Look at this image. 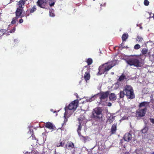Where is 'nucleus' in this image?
<instances>
[{
    "label": "nucleus",
    "mask_w": 154,
    "mask_h": 154,
    "mask_svg": "<svg viewBox=\"0 0 154 154\" xmlns=\"http://www.w3.org/2000/svg\"><path fill=\"white\" fill-rule=\"evenodd\" d=\"M125 60L128 64L137 67H141L143 64V60L139 56L131 55Z\"/></svg>",
    "instance_id": "nucleus-1"
},
{
    "label": "nucleus",
    "mask_w": 154,
    "mask_h": 154,
    "mask_svg": "<svg viewBox=\"0 0 154 154\" xmlns=\"http://www.w3.org/2000/svg\"><path fill=\"white\" fill-rule=\"evenodd\" d=\"M117 63L116 60L105 63L102 66H100L99 68V72L98 74L101 75L102 73L106 74L107 72L112 67L115 66Z\"/></svg>",
    "instance_id": "nucleus-2"
},
{
    "label": "nucleus",
    "mask_w": 154,
    "mask_h": 154,
    "mask_svg": "<svg viewBox=\"0 0 154 154\" xmlns=\"http://www.w3.org/2000/svg\"><path fill=\"white\" fill-rule=\"evenodd\" d=\"M102 112V109L101 108H95L92 112V117L97 121L101 122L103 121V115Z\"/></svg>",
    "instance_id": "nucleus-3"
},
{
    "label": "nucleus",
    "mask_w": 154,
    "mask_h": 154,
    "mask_svg": "<svg viewBox=\"0 0 154 154\" xmlns=\"http://www.w3.org/2000/svg\"><path fill=\"white\" fill-rule=\"evenodd\" d=\"M124 92L128 98L132 99L134 98L133 90L131 86L128 85H126L125 87Z\"/></svg>",
    "instance_id": "nucleus-4"
},
{
    "label": "nucleus",
    "mask_w": 154,
    "mask_h": 154,
    "mask_svg": "<svg viewBox=\"0 0 154 154\" xmlns=\"http://www.w3.org/2000/svg\"><path fill=\"white\" fill-rule=\"evenodd\" d=\"M65 112L64 113V123H66L68 120V118H69L72 114L73 111L72 110L66 108V106L65 108Z\"/></svg>",
    "instance_id": "nucleus-5"
},
{
    "label": "nucleus",
    "mask_w": 154,
    "mask_h": 154,
    "mask_svg": "<svg viewBox=\"0 0 154 154\" xmlns=\"http://www.w3.org/2000/svg\"><path fill=\"white\" fill-rule=\"evenodd\" d=\"M79 125L77 130V132L79 136L80 137L81 140H82L84 142H85L86 140L88 138V137H84L81 134V130L82 128L81 125L82 121L81 119H79Z\"/></svg>",
    "instance_id": "nucleus-6"
},
{
    "label": "nucleus",
    "mask_w": 154,
    "mask_h": 154,
    "mask_svg": "<svg viewBox=\"0 0 154 154\" xmlns=\"http://www.w3.org/2000/svg\"><path fill=\"white\" fill-rule=\"evenodd\" d=\"M78 101L77 100H75L70 103L69 106H66V108L73 111L75 110L77 107Z\"/></svg>",
    "instance_id": "nucleus-7"
},
{
    "label": "nucleus",
    "mask_w": 154,
    "mask_h": 154,
    "mask_svg": "<svg viewBox=\"0 0 154 154\" xmlns=\"http://www.w3.org/2000/svg\"><path fill=\"white\" fill-rule=\"evenodd\" d=\"M146 111V108L139 109L137 111L136 115L137 116L142 117L144 116Z\"/></svg>",
    "instance_id": "nucleus-8"
},
{
    "label": "nucleus",
    "mask_w": 154,
    "mask_h": 154,
    "mask_svg": "<svg viewBox=\"0 0 154 154\" xmlns=\"http://www.w3.org/2000/svg\"><path fill=\"white\" fill-rule=\"evenodd\" d=\"M109 95L108 92H103L100 94V99L101 101H105L106 100Z\"/></svg>",
    "instance_id": "nucleus-9"
},
{
    "label": "nucleus",
    "mask_w": 154,
    "mask_h": 154,
    "mask_svg": "<svg viewBox=\"0 0 154 154\" xmlns=\"http://www.w3.org/2000/svg\"><path fill=\"white\" fill-rule=\"evenodd\" d=\"M83 70L85 71L86 70H88V68L86 66H85L83 68ZM90 78V75L89 73V71H87L85 73L84 76V78L85 80L87 82L88 80Z\"/></svg>",
    "instance_id": "nucleus-10"
},
{
    "label": "nucleus",
    "mask_w": 154,
    "mask_h": 154,
    "mask_svg": "<svg viewBox=\"0 0 154 154\" xmlns=\"http://www.w3.org/2000/svg\"><path fill=\"white\" fill-rule=\"evenodd\" d=\"M47 1L48 0H38L37 2V4L41 8H44Z\"/></svg>",
    "instance_id": "nucleus-11"
},
{
    "label": "nucleus",
    "mask_w": 154,
    "mask_h": 154,
    "mask_svg": "<svg viewBox=\"0 0 154 154\" xmlns=\"http://www.w3.org/2000/svg\"><path fill=\"white\" fill-rule=\"evenodd\" d=\"M23 8H17L16 11V15L17 17H22L23 16L21 15L22 11H23Z\"/></svg>",
    "instance_id": "nucleus-12"
},
{
    "label": "nucleus",
    "mask_w": 154,
    "mask_h": 154,
    "mask_svg": "<svg viewBox=\"0 0 154 154\" xmlns=\"http://www.w3.org/2000/svg\"><path fill=\"white\" fill-rule=\"evenodd\" d=\"M131 135L129 133H126L124 137V140L127 142H128L131 140Z\"/></svg>",
    "instance_id": "nucleus-13"
},
{
    "label": "nucleus",
    "mask_w": 154,
    "mask_h": 154,
    "mask_svg": "<svg viewBox=\"0 0 154 154\" xmlns=\"http://www.w3.org/2000/svg\"><path fill=\"white\" fill-rule=\"evenodd\" d=\"M74 146V143L71 142H69L67 143L65 148H66L68 149H71Z\"/></svg>",
    "instance_id": "nucleus-14"
},
{
    "label": "nucleus",
    "mask_w": 154,
    "mask_h": 154,
    "mask_svg": "<svg viewBox=\"0 0 154 154\" xmlns=\"http://www.w3.org/2000/svg\"><path fill=\"white\" fill-rule=\"evenodd\" d=\"M109 114L110 115L109 116L108 115L109 118L107 119V122L109 124H111L114 120L115 117L110 114Z\"/></svg>",
    "instance_id": "nucleus-15"
},
{
    "label": "nucleus",
    "mask_w": 154,
    "mask_h": 154,
    "mask_svg": "<svg viewBox=\"0 0 154 154\" xmlns=\"http://www.w3.org/2000/svg\"><path fill=\"white\" fill-rule=\"evenodd\" d=\"M149 102H143L140 104L139 107H144V108L147 109V107L149 105Z\"/></svg>",
    "instance_id": "nucleus-16"
},
{
    "label": "nucleus",
    "mask_w": 154,
    "mask_h": 154,
    "mask_svg": "<svg viewBox=\"0 0 154 154\" xmlns=\"http://www.w3.org/2000/svg\"><path fill=\"white\" fill-rule=\"evenodd\" d=\"M45 126L46 127L50 129H53L54 126L50 122H48L46 123Z\"/></svg>",
    "instance_id": "nucleus-17"
},
{
    "label": "nucleus",
    "mask_w": 154,
    "mask_h": 154,
    "mask_svg": "<svg viewBox=\"0 0 154 154\" xmlns=\"http://www.w3.org/2000/svg\"><path fill=\"white\" fill-rule=\"evenodd\" d=\"M117 128V124H113L111 128V132L112 134H114L116 131Z\"/></svg>",
    "instance_id": "nucleus-18"
},
{
    "label": "nucleus",
    "mask_w": 154,
    "mask_h": 154,
    "mask_svg": "<svg viewBox=\"0 0 154 154\" xmlns=\"http://www.w3.org/2000/svg\"><path fill=\"white\" fill-rule=\"evenodd\" d=\"M136 41L139 43H143L144 40L143 38L139 35H138L136 38Z\"/></svg>",
    "instance_id": "nucleus-19"
},
{
    "label": "nucleus",
    "mask_w": 154,
    "mask_h": 154,
    "mask_svg": "<svg viewBox=\"0 0 154 154\" xmlns=\"http://www.w3.org/2000/svg\"><path fill=\"white\" fill-rule=\"evenodd\" d=\"M25 4V1H20L19 2H18L17 5L18 6V7L17 8H23V7H22V6L23 5Z\"/></svg>",
    "instance_id": "nucleus-20"
},
{
    "label": "nucleus",
    "mask_w": 154,
    "mask_h": 154,
    "mask_svg": "<svg viewBox=\"0 0 154 154\" xmlns=\"http://www.w3.org/2000/svg\"><path fill=\"white\" fill-rule=\"evenodd\" d=\"M109 99L111 100H115L116 99V97L114 93H111L109 95Z\"/></svg>",
    "instance_id": "nucleus-21"
},
{
    "label": "nucleus",
    "mask_w": 154,
    "mask_h": 154,
    "mask_svg": "<svg viewBox=\"0 0 154 154\" xmlns=\"http://www.w3.org/2000/svg\"><path fill=\"white\" fill-rule=\"evenodd\" d=\"M126 76L124 75V74H122L119 78V80L120 81H122L124 80L127 79Z\"/></svg>",
    "instance_id": "nucleus-22"
},
{
    "label": "nucleus",
    "mask_w": 154,
    "mask_h": 154,
    "mask_svg": "<svg viewBox=\"0 0 154 154\" xmlns=\"http://www.w3.org/2000/svg\"><path fill=\"white\" fill-rule=\"evenodd\" d=\"M128 35L126 34H124L123 35L122 38L123 41H125L128 38Z\"/></svg>",
    "instance_id": "nucleus-23"
},
{
    "label": "nucleus",
    "mask_w": 154,
    "mask_h": 154,
    "mask_svg": "<svg viewBox=\"0 0 154 154\" xmlns=\"http://www.w3.org/2000/svg\"><path fill=\"white\" fill-rule=\"evenodd\" d=\"M96 97V95H94L92 96L91 98H89L86 99L87 101L88 102H91V101L94 100L95 97Z\"/></svg>",
    "instance_id": "nucleus-24"
},
{
    "label": "nucleus",
    "mask_w": 154,
    "mask_h": 154,
    "mask_svg": "<svg viewBox=\"0 0 154 154\" xmlns=\"http://www.w3.org/2000/svg\"><path fill=\"white\" fill-rule=\"evenodd\" d=\"M7 30L4 29H0V35H2L6 32Z\"/></svg>",
    "instance_id": "nucleus-25"
},
{
    "label": "nucleus",
    "mask_w": 154,
    "mask_h": 154,
    "mask_svg": "<svg viewBox=\"0 0 154 154\" xmlns=\"http://www.w3.org/2000/svg\"><path fill=\"white\" fill-rule=\"evenodd\" d=\"M18 18V17H17L16 16L15 17L13 18L11 22V24H15L16 22L17 21Z\"/></svg>",
    "instance_id": "nucleus-26"
},
{
    "label": "nucleus",
    "mask_w": 154,
    "mask_h": 154,
    "mask_svg": "<svg viewBox=\"0 0 154 154\" xmlns=\"http://www.w3.org/2000/svg\"><path fill=\"white\" fill-rule=\"evenodd\" d=\"M54 11L53 9H50L49 11L50 16L51 17H54L55 16V14L54 13Z\"/></svg>",
    "instance_id": "nucleus-27"
},
{
    "label": "nucleus",
    "mask_w": 154,
    "mask_h": 154,
    "mask_svg": "<svg viewBox=\"0 0 154 154\" xmlns=\"http://www.w3.org/2000/svg\"><path fill=\"white\" fill-rule=\"evenodd\" d=\"M36 10V6H34L30 10V12L31 13H32L34 12Z\"/></svg>",
    "instance_id": "nucleus-28"
},
{
    "label": "nucleus",
    "mask_w": 154,
    "mask_h": 154,
    "mask_svg": "<svg viewBox=\"0 0 154 154\" xmlns=\"http://www.w3.org/2000/svg\"><path fill=\"white\" fill-rule=\"evenodd\" d=\"M92 60L91 58H88L87 61V62L88 65L91 64L92 63Z\"/></svg>",
    "instance_id": "nucleus-29"
},
{
    "label": "nucleus",
    "mask_w": 154,
    "mask_h": 154,
    "mask_svg": "<svg viewBox=\"0 0 154 154\" xmlns=\"http://www.w3.org/2000/svg\"><path fill=\"white\" fill-rule=\"evenodd\" d=\"M147 51L148 50L146 48H143L141 52L143 54H145L147 53Z\"/></svg>",
    "instance_id": "nucleus-30"
},
{
    "label": "nucleus",
    "mask_w": 154,
    "mask_h": 154,
    "mask_svg": "<svg viewBox=\"0 0 154 154\" xmlns=\"http://www.w3.org/2000/svg\"><path fill=\"white\" fill-rule=\"evenodd\" d=\"M125 95V92L120 91L119 93V96L120 98H123Z\"/></svg>",
    "instance_id": "nucleus-31"
},
{
    "label": "nucleus",
    "mask_w": 154,
    "mask_h": 154,
    "mask_svg": "<svg viewBox=\"0 0 154 154\" xmlns=\"http://www.w3.org/2000/svg\"><path fill=\"white\" fill-rule=\"evenodd\" d=\"M105 148L104 144L102 145L101 146H99L98 147V149L100 150H102L104 149Z\"/></svg>",
    "instance_id": "nucleus-32"
},
{
    "label": "nucleus",
    "mask_w": 154,
    "mask_h": 154,
    "mask_svg": "<svg viewBox=\"0 0 154 154\" xmlns=\"http://www.w3.org/2000/svg\"><path fill=\"white\" fill-rule=\"evenodd\" d=\"M147 130V128L145 127L141 130V131L142 133L145 134Z\"/></svg>",
    "instance_id": "nucleus-33"
},
{
    "label": "nucleus",
    "mask_w": 154,
    "mask_h": 154,
    "mask_svg": "<svg viewBox=\"0 0 154 154\" xmlns=\"http://www.w3.org/2000/svg\"><path fill=\"white\" fill-rule=\"evenodd\" d=\"M140 48V45L138 44H137L134 47V49L136 50H137L139 49Z\"/></svg>",
    "instance_id": "nucleus-34"
},
{
    "label": "nucleus",
    "mask_w": 154,
    "mask_h": 154,
    "mask_svg": "<svg viewBox=\"0 0 154 154\" xmlns=\"http://www.w3.org/2000/svg\"><path fill=\"white\" fill-rule=\"evenodd\" d=\"M149 4V2L147 0H145L144 1V4L146 6H148Z\"/></svg>",
    "instance_id": "nucleus-35"
},
{
    "label": "nucleus",
    "mask_w": 154,
    "mask_h": 154,
    "mask_svg": "<svg viewBox=\"0 0 154 154\" xmlns=\"http://www.w3.org/2000/svg\"><path fill=\"white\" fill-rule=\"evenodd\" d=\"M33 131L32 130L30 129L29 131L28 132V133L29 134L31 135L32 136V137H33L32 135H33Z\"/></svg>",
    "instance_id": "nucleus-36"
},
{
    "label": "nucleus",
    "mask_w": 154,
    "mask_h": 154,
    "mask_svg": "<svg viewBox=\"0 0 154 154\" xmlns=\"http://www.w3.org/2000/svg\"><path fill=\"white\" fill-rule=\"evenodd\" d=\"M124 43H122L119 45V47L120 48H124L127 47H125L124 46Z\"/></svg>",
    "instance_id": "nucleus-37"
},
{
    "label": "nucleus",
    "mask_w": 154,
    "mask_h": 154,
    "mask_svg": "<svg viewBox=\"0 0 154 154\" xmlns=\"http://www.w3.org/2000/svg\"><path fill=\"white\" fill-rule=\"evenodd\" d=\"M15 31V27H14L12 29L10 30L9 32L10 33H13Z\"/></svg>",
    "instance_id": "nucleus-38"
},
{
    "label": "nucleus",
    "mask_w": 154,
    "mask_h": 154,
    "mask_svg": "<svg viewBox=\"0 0 154 154\" xmlns=\"http://www.w3.org/2000/svg\"><path fill=\"white\" fill-rule=\"evenodd\" d=\"M60 144L59 145V146H64V143H63L62 142H60Z\"/></svg>",
    "instance_id": "nucleus-39"
},
{
    "label": "nucleus",
    "mask_w": 154,
    "mask_h": 154,
    "mask_svg": "<svg viewBox=\"0 0 154 154\" xmlns=\"http://www.w3.org/2000/svg\"><path fill=\"white\" fill-rule=\"evenodd\" d=\"M23 22V19H21L19 20V23H21Z\"/></svg>",
    "instance_id": "nucleus-40"
},
{
    "label": "nucleus",
    "mask_w": 154,
    "mask_h": 154,
    "mask_svg": "<svg viewBox=\"0 0 154 154\" xmlns=\"http://www.w3.org/2000/svg\"><path fill=\"white\" fill-rule=\"evenodd\" d=\"M150 121L152 123L154 124V119H151Z\"/></svg>",
    "instance_id": "nucleus-41"
},
{
    "label": "nucleus",
    "mask_w": 154,
    "mask_h": 154,
    "mask_svg": "<svg viewBox=\"0 0 154 154\" xmlns=\"http://www.w3.org/2000/svg\"><path fill=\"white\" fill-rule=\"evenodd\" d=\"M108 105L109 106H111V103H109Z\"/></svg>",
    "instance_id": "nucleus-42"
},
{
    "label": "nucleus",
    "mask_w": 154,
    "mask_h": 154,
    "mask_svg": "<svg viewBox=\"0 0 154 154\" xmlns=\"http://www.w3.org/2000/svg\"><path fill=\"white\" fill-rule=\"evenodd\" d=\"M51 111L52 112H53V109H51Z\"/></svg>",
    "instance_id": "nucleus-43"
},
{
    "label": "nucleus",
    "mask_w": 154,
    "mask_h": 154,
    "mask_svg": "<svg viewBox=\"0 0 154 154\" xmlns=\"http://www.w3.org/2000/svg\"><path fill=\"white\" fill-rule=\"evenodd\" d=\"M111 74H114V72H112V73H111Z\"/></svg>",
    "instance_id": "nucleus-44"
},
{
    "label": "nucleus",
    "mask_w": 154,
    "mask_h": 154,
    "mask_svg": "<svg viewBox=\"0 0 154 154\" xmlns=\"http://www.w3.org/2000/svg\"><path fill=\"white\" fill-rule=\"evenodd\" d=\"M25 154H29V153H28V152H27V153H26Z\"/></svg>",
    "instance_id": "nucleus-45"
},
{
    "label": "nucleus",
    "mask_w": 154,
    "mask_h": 154,
    "mask_svg": "<svg viewBox=\"0 0 154 154\" xmlns=\"http://www.w3.org/2000/svg\"><path fill=\"white\" fill-rule=\"evenodd\" d=\"M125 154H129L128 153H125Z\"/></svg>",
    "instance_id": "nucleus-46"
},
{
    "label": "nucleus",
    "mask_w": 154,
    "mask_h": 154,
    "mask_svg": "<svg viewBox=\"0 0 154 154\" xmlns=\"http://www.w3.org/2000/svg\"><path fill=\"white\" fill-rule=\"evenodd\" d=\"M151 154H154V152L153 153H151Z\"/></svg>",
    "instance_id": "nucleus-47"
},
{
    "label": "nucleus",
    "mask_w": 154,
    "mask_h": 154,
    "mask_svg": "<svg viewBox=\"0 0 154 154\" xmlns=\"http://www.w3.org/2000/svg\"><path fill=\"white\" fill-rule=\"evenodd\" d=\"M140 29H142V27H140Z\"/></svg>",
    "instance_id": "nucleus-48"
},
{
    "label": "nucleus",
    "mask_w": 154,
    "mask_h": 154,
    "mask_svg": "<svg viewBox=\"0 0 154 154\" xmlns=\"http://www.w3.org/2000/svg\"><path fill=\"white\" fill-rule=\"evenodd\" d=\"M56 116H57V113L56 114Z\"/></svg>",
    "instance_id": "nucleus-49"
},
{
    "label": "nucleus",
    "mask_w": 154,
    "mask_h": 154,
    "mask_svg": "<svg viewBox=\"0 0 154 154\" xmlns=\"http://www.w3.org/2000/svg\"><path fill=\"white\" fill-rule=\"evenodd\" d=\"M54 112H56V111H54Z\"/></svg>",
    "instance_id": "nucleus-50"
},
{
    "label": "nucleus",
    "mask_w": 154,
    "mask_h": 154,
    "mask_svg": "<svg viewBox=\"0 0 154 154\" xmlns=\"http://www.w3.org/2000/svg\"><path fill=\"white\" fill-rule=\"evenodd\" d=\"M7 34V35H8V34Z\"/></svg>",
    "instance_id": "nucleus-51"
},
{
    "label": "nucleus",
    "mask_w": 154,
    "mask_h": 154,
    "mask_svg": "<svg viewBox=\"0 0 154 154\" xmlns=\"http://www.w3.org/2000/svg\"><path fill=\"white\" fill-rule=\"evenodd\" d=\"M56 154H60V153H57Z\"/></svg>",
    "instance_id": "nucleus-52"
},
{
    "label": "nucleus",
    "mask_w": 154,
    "mask_h": 154,
    "mask_svg": "<svg viewBox=\"0 0 154 154\" xmlns=\"http://www.w3.org/2000/svg\"><path fill=\"white\" fill-rule=\"evenodd\" d=\"M93 1H95V0H93Z\"/></svg>",
    "instance_id": "nucleus-53"
}]
</instances>
